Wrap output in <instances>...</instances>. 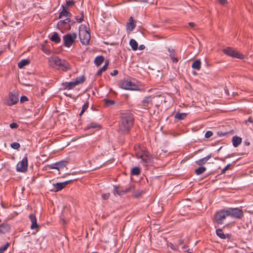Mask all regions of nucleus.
<instances>
[{
  "instance_id": "nucleus-1",
  "label": "nucleus",
  "mask_w": 253,
  "mask_h": 253,
  "mask_svg": "<svg viewBox=\"0 0 253 253\" xmlns=\"http://www.w3.org/2000/svg\"><path fill=\"white\" fill-rule=\"evenodd\" d=\"M137 157L141 159V162L144 166H148L152 163L153 160L150 154L145 149L136 150Z\"/></svg>"
},
{
  "instance_id": "nucleus-2",
  "label": "nucleus",
  "mask_w": 253,
  "mask_h": 253,
  "mask_svg": "<svg viewBox=\"0 0 253 253\" xmlns=\"http://www.w3.org/2000/svg\"><path fill=\"white\" fill-rule=\"evenodd\" d=\"M223 52L226 55L239 59H244L246 56L231 47H227L222 50Z\"/></svg>"
},
{
  "instance_id": "nucleus-3",
  "label": "nucleus",
  "mask_w": 253,
  "mask_h": 253,
  "mask_svg": "<svg viewBox=\"0 0 253 253\" xmlns=\"http://www.w3.org/2000/svg\"><path fill=\"white\" fill-rule=\"evenodd\" d=\"M227 216H229L228 211L222 210L216 213L214 216V220L217 224H221Z\"/></svg>"
},
{
  "instance_id": "nucleus-4",
  "label": "nucleus",
  "mask_w": 253,
  "mask_h": 253,
  "mask_svg": "<svg viewBox=\"0 0 253 253\" xmlns=\"http://www.w3.org/2000/svg\"><path fill=\"white\" fill-rule=\"evenodd\" d=\"M85 81L84 76H82L79 78H77L75 81L70 83H64L62 84L63 86L65 89H71L74 88L76 85L83 83Z\"/></svg>"
},
{
  "instance_id": "nucleus-5",
  "label": "nucleus",
  "mask_w": 253,
  "mask_h": 253,
  "mask_svg": "<svg viewBox=\"0 0 253 253\" xmlns=\"http://www.w3.org/2000/svg\"><path fill=\"white\" fill-rule=\"evenodd\" d=\"M79 37L81 42L83 44L87 45L89 43L90 35L87 30H80L79 31Z\"/></svg>"
},
{
  "instance_id": "nucleus-6",
  "label": "nucleus",
  "mask_w": 253,
  "mask_h": 253,
  "mask_svg": "<svg viewBox=\"0 0 253 253\" xmlns=\"http://www.w3.org/2000/svg\"><path fill=\"white\" fill-rule=\"evenodd\" d=\"M77 38V34L73 33L72 34H68L63 37L64 45L67 47H70L75 42Z\"/></svg>"
},
{
  "instance_id": "nucleus-7",
  "label": "nucleus",
  "mask_w": 253,
  "mask_h": 253,
  "mask_svg": "<svg viewBox=\"0 0 253 253\" xmlns=\"http://www.w3.org/2000/svg\"><path fill=\"white\" fill-rule=\"evenodd\" d=\"M28 168V159L25 157L21 161L19 162L16 166V170L17 171L21 172H25L27 170Z\"/></svg>"
},
{
  "instance_id": "nucleus-8",
  "label": "nucleus",
  "mask_w": 253,
  "mask_h": 253,
  "mask_svg": "<svg viewBox=\"0 0 253 253\" xmlns=\"http://www.w3.org/2000/svg\"><path fill=\"white\" fill-rule=\"evenodd\" d=\"M19 99L18 95L15 92H11L9 93L8 98L6 100V104L12 106L17 103Z\"/></svg>"
},
{
  "instance_id": "nucleus-9",
  "label": "nucleus",
  "mask_w": 253,
  "mask_h": 253,
  "mask_svg": "<svg viewBox=\"0 0 253 253\" xmlns=\"http://www.w3.org/2000/svg\"><path fill=\"white\" fill-rule=\"evenodd\" d=\"M56 69L66 72L71 69V66L67 61L61 59Z\"/></svg>"
},
{
  "instance_id": "nucleus-10",
  "label": "nucleus",
  "mask_w": 253,
  "mask_h": 253,
  "mask_svg": "<svg viewBox=\"0 0 253 253\" xmlns=\"http://www.w3.org/2000/svg\"><path fill=\"white\" fill-rule=\"evenodd\" d=\"M121 124L119 126V129L123 132L126 131V115L125 113H121Z\"/></svg>"
},
{
  "instance_id": "nucleus-11",
  "label": "nucleus",
  "mask_w": 253,
  "mask_h": 253,
  "mask_svg": "<svg viewBox=\"0 0 253 253\" xmlns=\"http://www.w3.org/2000/svg\"><path fill=\"white\" fill-rule=\"evenodd\" d=\"M68 163V162L67 161H61L53 164L51 168L52 169H57L59 171H65V170L67 169L66 165Z\"/></svg>"
},
{
  "instance_id": "nucleus-12",
  "label": "nucleus",
  "mask_w": 253,
  "mask_h": 253,
  "mask_svg": "<svg viewBox=\"0 0 253 253\" xmlns=\"http://www.w3.org/2000/svg\"><path fill=\"white\" fill-rule=\"evenodd\" d=\"M227 211L229 216H230L235 218H240L243 216L242 211L239 209H231Z\"/></svg>"
},
{
  "instance_id": "nucleus-13",
  "label": "nucleus",
  "mask_w": 253,
  "mask_h": 253,
  "mask_svg": "<svg viewBox=\"0 0 253 253\" xmlns=\"http://www.w3.org/2000/svg\"><path fill=\"white\" fill-rule=\"evenodd\" d=\"M61 59L58 56H52L48 59V65L52 68L56 69Z\"/></svg>"
},
{
  "instance_id": "nucleus-14",
  "label": "nucleus",
  "mask_w": 253,
  "mask_h": 253,
  "mask_svg": "<svg viewBox=\"0 0 253 253\" xmlns=\"http://www.w3.org/2000/svg\"><path fill=\"white\" fill-rule=\"evenodd\" d=\"M136 21L133 19L132 17H130L127 22V32L132 31L136 27Z\"/></svg>"
},
{
  "instance_id": "nucleus-15",
  "label": "nucleus",
  "mask_w": 253,
  "mask_h": 253,
  "mask_svg": "<svg viewBox=\"0 0 253 253\" xmlns=\"http://www.w3.org/2000/svg\"><path fill=\"white\" fill-rule=\"evenodd\" d=\"M70 23H71V24H73L75 23L74 21H71L70 18H67L66 19L60 20L59 22H58L57 24V26L59 27V28H61L63 25L66 24H69V25L68 26V27L67 28L68 30H70L71 29V25L70 24Z\"/></svg>"
},
{
  "instance_id": "nucleus-16",
  "label": "nucleus",
  "mask_w": 253,
  "mask_h": 253,
  "mask_svg": "<svg viewBox=\"0 0 253 253\" xmlns=\"http://www.w3.org/2000/svg\"><path fill=\"white\" fill-rule=\"evenodd\" d=\"M72 180H68L61 183H57L54 184L55 187L56 188L55 191L57 192L59 190H61L63 189L67 184H69Z\"/></svg>"
},
{
  "instance_id": "nucleus-17",
  "label": "nucleus",
  "mask_w": 253,
  "mask_h": 253,
  "mask_svg": "<svg viewBox=\"0 0 253 253\" xmlns=\"http://www.w3.org/2000/svg\"><path fill=\"white\" fill-rule=\"evenodd\" d=\"M126 191V189H123L122 187L120 185L115 186L113 190L114 194H117L120 196L124 195Z\"/></svg>"
},
{
  "instance_id": "nucleus-18",
  "label": "nucleus",
  "mask_w": 253,
  "mask_h": 253,
  "mask_svg": "<svg viewBox=\"0 0 253 253\" xmlns=\"http://www.w3.org/2000/svg\"><path fill=\"white\" fill-rule=\"evenodd\" d=\"M29 218L32 222V224L31 225V228L32 229L38 228L39 227V225L37 222V219H36V216L33 214H31L29 215Z\"/></svg>"
},
{
  "instance_id": "nucleus-19",
  "label": "nucleus",
  "mask_w": 253,
  "mask_h": 253,
  "mask_svg": "<svg viewBox=\"0 0 253 253\" xmlns=\"http://www.w3.org/2000/svg\"><path fill=\"white\" fill-rule=\"evenodd\" d=\"M127 90H139V85L132 81L127 82Z\"/></svg>"
},
{
  "instance_id": "nucleus-20",
  "label": "nucleus",
  "mask_w": 253,
  "mask_h": 253,
  "mask_svg": "<svg viewBox=\"0 0 253 253\" xmlns=\"http://www.w3.org/2000/svg\"><path fill=\"white\" fill-rule=\"evenodd\" d=\"M242 138L237 135L234 136L232 139V144L234 147H237L242 143Z\"/></svg>"
},
{
  "instance_id": "nucleus-21",
  "label": "nucleus",
  "mask_w": 253,
  "mask_h": 253,
  "mask_svg": "<svg viewBox=\"0 0 253 253\" xmlns=\"http://www.w3.org/2000/svg\"><path fill=\"white\" fill-rule=\"evenodd\" d=\"M63 9L60 12L59 15V18H62L63 17L69 18L71 16V13L68 11L66 9L64 5L62 6Z\"/></svg>"
},
{
  "instance_id": "nucleus-22",
  "label": "nucleus",
  "mask_w": 253,
  "mask_h": 253,
  "mask_svg": "<svg viewBox=\"0 0 253 253\" xmlns=\"http://www.w3.org/2000/svg\"><path fill=\"white\" fill-rule=\"evenodd\" d=\"M211 157V154H210L207 157L196 161V163L200 166L202 165L205 164Z\"/></svg>"
},
{
  "instance_id": "nucleus-23",
  "label": "nucleus",
  "mask_w": 253,
  "mask_h": 253,
  "mask_svg": "<svg viewBox=\"0 0 253 253\" xmlns=\"http://www.w3.org/2000/svg\"><path fill=\"white\" fill-rule=\"evenodd\" d=\"M129 43L133 50L135 51L137 49L138 47V44L135 40L134 39H131Z\"/></svg>"
},
{
  "instance_id": "nucleus-24",
  "label": "nucleus",
  "mask_w": 253,
  "mask_h": 253,
  "mask_svg": "<svg viewBox=\"0 0 253 253\" xmlns=\"http://www.w3.org/2000/svg\"><path fill=\"white\" fill-rule=\"evenodd\" d=\"M104 58L103 56H98L95 58L94 63L97 66H99L104 61Z\"/></svg>"
},
{
  "instance_id": "nucleus-25",
  "label": "nucleus",
  "mask_w": 253,
  "mask_h": 253,
  "mask_svg": "<svg viewBox=\"0 0 253 253\" xmlns=\"http://www.w3.org/2000/svg\"><path fill=\"white\" fill-rule=\"evenodd\" d=\"M216 234L220 238L223 239L229 237V235L228 234H224L221 229H217L216 230Z\"/></svg>"
},
{
  "instance_id": "nucleus-26",
  "label": "nucleus",
  "mask_w": 253,
  "mask_h": 253,
  "mask_svg": "<svg viewBox=\"0 0 253 253\" xmlns=\"http://www.w3.org/2000/svg\"><path fill=\"white\" fill-rule=\"evenodd\" d=\"M201 66V62L200 60H195L192 64V68L194 69L199 70Z\"/></svg>"
},
{
  "instance_id": "nucleus-27",
  "label": "nucleus",
  "mask_w": 253,
  "mask_h": 253,
  "mask_svg": "<svg viewBox=\"0 0 253 253\" xmlns=\"http://www.w3.org/2000/svg\"><path fill=\"white\" fill-rule=\"evenodd\" d=\"M187 115V114L186 113H180L177 112L175 114V118L178 120H183L184 119Z\"/></svg>"
},
{
  "instance_id": "nucleus-28",
  "label": "nucleus",
  "mask_w": 253,
  "mask_h": 253,
  "mask_svg": "<svg viewBox=\"0 0 253 253\" xmlns=\"http://www.w3.org/2000/svg\"><path fill=\"white\" fill-rule=\"evenodd\" d=\"M29 60L27 59H23L20 61L18 64V66L19 68L21 69L23 68L25 66L29 64Z\"/></svg>"
},
{
  "instance_id": "nucleus-29",
  "label": "nucleus",
  "mask_w": 253,
  "mask_h": 253,
  "mask_svg": "<svg viewBox=\"0 0 253 253\" xmlns=\"http://www.w3.org/2000/svg\"><path fill=\"white\" fill-rule=\"evenodd\" d=\"M50 40L56 43H58L60 41V39L58 36V35L57 33H54L51 37L50 38Z\"/></svg>"
},
{
  "instance_id": "nucleus-30",
  "label": "nucleus",
  "mask_w": 253,
  "mask_h": 253,
  "mask_svg": "<svg viewBox=\"0 0 253 253\" xmlns=\"http://www.w3.org/2000/svg\"><path fill=\"white\" fill-rule=\"evenodd\" d=\"M140 172V168L138 167H135L133 168L130 170L131 175H138Z\"/></svg>"
},
{
  "instance_id": "nucleus-31",
  "label": "nucleus",
  "mask_w": 253,
  "mask_h": 253,
  "mask_svg": "<svg viewBox=\"0 0 253 253\" xmlns=\"http://www.w3.org/2000/svg\"><path fill=\"white\" fill-rule=\"evenodd\" d=\"M118 85L122 89H126V81L125 79L121 80L118 83Z\"/></svg>"
},
{
  "instance_id": "nucleus-32",
  "label": "nucleus",
  "mask_w": 253,
  "mask_h": 253,
  "mask_svg": "<svg viewBox=\"0 0 253 253\" xmlns=\"http://www.w3.org/2000/svg\"><path fill=\"white\" fill-rule=\"evenodd\" d=\"M0 230L1 233L7 232L9 230V227L7 225H0Z\"/></svg>"
},
{
  "instance_id": "nucleus-33",
  "label": "nucleus",
  "mask_w": 253,
  "mask_h": 253,
  "mask_svg": "<svg viewBox=\"0 0 253 253\" xmlns=\"http://www.w3.org/2000/svg\"><path fill=\"white\" fill-rule=\"evenodd\" d=\"M206 170V168L205 167H201L198 169H195V171L196 174L199 175L203 173Z\"/></svg>"
},
{
  "instance_id": "nucleus-34",
  "label": "nucleus",
  "mask_w": 253,
  "mask_h": 253,
  "mask_svg": "<svg viewBox=\"0 0 253 253\" xmlns=\"http://www.w3.org/2000/svg\"><path fill=\"white\" fill-rule=\"evenodd\" d=\"M152 102V99L150 97H146L143 101H142V104L143 106H146L149 104L151 103Z\"/></svg>"
},
{
  "instance_id": "nucleus-35",
  "label": "nucleus",
  "mask_w": 253,
  "mask_h": 253,
  "mask_svg": "<svg viewBox=\"0 0 253 253\" xmlns=\"http://www.w3.org/2000/svg\"><path fill=\"white\" fill-rule=\"evenodd\" d=\"M100 127L99 125L95 123H91L88 126H87L85 129H89L91 128H96Z\"/></svg>"
},
{
  "instance_id": "nucleus-36",
  "label": "nucleus",
  "mask_w": 253,
  "mask_h": 253,
  "mask_svg": "<svg viewBox=\"0 0 253 253\" xmlns=\"http://www.w3.org/2000/svg\"><path fill=\"white\" fill-rule=\"evenodd\" d=\"M88 107V102H86V103H85V104L82 107V109L80 114V116L84 114V111L87 109Z\"/></svg>"
},
{
  "instance_id": "nucleus-37",
  "label": "nucleus",
  "mask_w": 253,
  "mask_h": 253,
  "mask_svg": "<svg viewBox=\"0 0 253 253\" xmlns=\"http://www.w3.org/2000/svg\"><path fill=\"white\" fill-rule=\"evenodd\" d=\"M9 246V244L6 243L4 246L0 248V253H3Z\"/></svg>"
},
{
  "instance_id": "nucleus-38",
  "label": "nucleus",
  "mask_w": 253,
  "mask_h": 253,
  "mask_svg": "<svg viewBox=\"0 0 253 253\" xmlns=\"http://www.w3.org/2000/svg\"><path fill=\"white\" fill-rule=\"evenodd\" d=\"M106 69L107 68H106V66H103L97 71L96 75L98 76H100L102 74V72L105 71Z\"/></svg>"
},
{
  "instance_id": "nucleus-39",
  "label": "nucleus",
  "mask_w": 253,
  "mask_h": 253,
  "mask_svg": "<svg viewBox=\"0 0 253 253\" xmlns=\"http://www.w3.org/2000/svg\"><path fill=\"white\" fill-rule=\"evenodd\" d=\"M104 101L105 105L107 106H110L115 104V101L114 100L105 99Z\"/></svg>"
},
{
  "instance_id": "nucleus-40",
  "label": "nucleus",
  "mask_w": 253,
  "mask_h": 253,
  "mask_svg": "<svg viewBox=\"0 0 253 253\" xmlns=\"http://www.w3.org/2000/svg\"><path fill=\"white\" fill-rule=\"evenodd\" d=\"M11 147L13 149H17L20 147V144L17 142H14L11 144Z\"/></svg>"
},
{
  "instance_id": "nucleus-41",
  "label": "nucleus",
  "mask_w": 253,
  "mask_h": 253,
  "mask_svg": "<svg viewBox=\"0 0 253 253\" xmlns=\"http://www.w3.org/2000/svg\"><path fill=\"white\" fill-rule=\"evenodd\" d=\"M110 196V194L109 193H107L102 194L101 195V197L103 200H106L109 199Z\"/></svg>"
},
{
  "instance_id": "nucleus-42",
  "label": "nucleus",
  "mask_w": 253,
  "mask_h": 253,
  "mask_svg": "<svg viewBox=\"0 0 253 253\" xmlns=\"http://www.w3.org/2000/svg\"><path fill=\"white\" fill-rule=\"evenodd\" d=\"M231 167V164L227 165L221 170V174L224 173L226 170L229 169Z\"/></svg>"
},
{
  "instance_id": "nucleus-43",
  "label": "nucleus",
  "mask_w": 253,
  "mask_h": 253,
  "mask_svg": "<svg viewBox=\"0 0 253 253\" xmlns=\"http://www.w3.org/2000/svg\"><path fill=\"white\" fill-rule=\"evenodd\" d=\"M142 193L143 191L142 190H137L135 192L134 196L135 197H139Z\"/></svg>"
},
{
  "instance_id": "nucleus-44",
  "label": "nucleus",
  "mask_w": 253,
  "mask_h": 253,
  "mask_svg": "<svg viewBox=\"0 0 253 253\" xmlns=\"http://www.w3.org/2000/svg\"><path fill=\"white\" fill-rule=\"evenodd\" d=\"M76 20H77V21L78 22H82L83 20H84V15H83V13L82 12V14H81V16L80 17H78V16H77L76 17Z\"/></svg>"
},
{
  "instance_id": "nucleus-45",
  "label": "nucleus",
  "mask_w": 253,
  "mask_h": 253,
  "mask_svg": "<svg viewBox=\"0 0 253 253\" xmlns=\"http://www.w3.org/2000/svg\"><path fill=\"white\" fill-rule=\"evenodd\" d=\"M212 134H213V133H212V131H208L205 133V137H206V138H209V137H210L211 136H212Z\"/></svg>"
},
{
  "instance_id": "nucleus-46",
  "label": "nucleus",
  "mask_w": 253,
  "mask_h": 253,
  "mask_svg": "<svg viewBox=\"0 0 253 253\" xmlns=\"http://www.w3.org/2000/svg\"><path fill=\"white\" fill-rule=\"evenodd\" d=\"M28 99V98L25 96H23L21 97L20 98V102L21 103H23L26 101H27Z\"/></svg>"
},
{
  "instance_id": "nucleus-47",
  "label": "nucleus",
  "mask_w": 253,
  "mask_h": 253,
  "mask_svg": "<svg viewBox=\"0 0 253 253\" xmlns=\"http://www.w3.org/2000/svg\"><path fill=\"white\" fill-rule=\"evenodd\" d=\"M10 127L11 128H15L18 127V125L15 123H12L10 124Z\"/></svg>"
},
{
  "instance_id": "nucleus-48",
  "label": "nucleus",
  "mask_w": 253,
  "mask_h": 253,
  "mask_svg": "<svg viewBox=\"0 0 253 253\" xmlns=\"http://www.w3.org/2000/svg\"><path fill=\"white\" fill-rule=\"evenodd\" d=\"M219 3L222 5L226 4L227 3V0H218Z\"/></svg>"
},
{
  "instance_id": "nucleus-49",
  "label": "nucleus",
  "mask_w": 253,
  "mask_h": 253,
  "mask_svg": "<svg viewBox=\"0 0 253 253\" xmlns=\"http://www.w3.org/2000/svg\"><path fill=\"white\" fill-rule=\"evenodd\" d=\"M75 3L73 0H67L66 1V5L67 6H69L71 4H73Z\"/></svg>"
},
{
  "instance_id": "nucleus-50",
  "label": "nucleus",
  "mask_w": 253,
  "mask_h": 253,
  "mask_svg": "<svg viewBox=\"0 0 253 253\" xmlns=\"http://www.w3.org/2000/svg\"><path fill=\"white\" fill-rule=\"evenodd\" d=\"M168 51L169 53L170 56L174 55V50L173 49L169 48Z\"/></svg>"
},
{
  "instance_id": "nucleus-51",
  "label": "nucleus",
  "mask_w": 253,
  "mask_h": 253,
  "mask_svg": "<svg viewBox=\"0 0 253 253\" xmlns=\"http://www.w3.org/2000/svg\"><path fill=\"white\" fill-rule=\"evenodd\" d=\"M143 2H148L150 3H153L154 0H140Z\"/></svg>"
},
{
  "instance_id": "nucleus-52",
  "label": "nucleus",
  "mask_w": 253,
  "mask_h": 253,
  "mask_svg": "<svg viewBox=\"0 0 253 253\" xmlns=\"http://www.w3.org/2000/svg\"><path fill=\"white\" fill-rule=\"evenodd\" d=\"M172 62H176L177 61V59L174 57V55H172L171 56H170Z\"/></svg>"
},
{
  "instance_id": "nucleus-53",
  "label": "nucleus",
  "mask_w": 253,
  "mask_h": 253,
  "mask_svg": "<svg viewBox=\"0 0 253 253\" xmlns=\"http://www.w3.org/2000/svg\"><path fill=\"white\" fill-rule=\"evenodd\" d=\"M118 73V70H115L113 71V72L111 73L110 74H111V76H115V75H117Z\"/></svg>"
},
{
  "instance_id": "nucleus-54",
  "label": "nucleus",
  "mask_w": 253,
  "mask_h": 253,
  "mask_svg": "<svg viewBox=\"0 0 253 253\" xmlns=\"http://www.w3.org/2000/svg\"><path fill=\"white\" fill-rule=\"evenodd\" d=\"M138 48L139 50H143L145 48V46L143 44H141Z\"/></svg>"
},
{
  "instance_id": "nucleus-55",
  "label": "nucleus",
  "mask_w": 253,
  "mask_h": 253,
  "mask_svg": "<svg viewBox=\"0 0 253 253\" xmlns=\"http://www.w3.org/2000/svg\"><path fill=\"white\" fill-rule=\"evenodd\" d=\"M188 24L191 27H193L195 26V24L194 22H189Z\"/></svg>"
},
{
  "instance_id": "nucleus-56",
  "label": "nucleus",
  "mask_w": 253,
  "mask_h": 253,
  "mask_svg": "<svg viewBox=\"0 0 253 253\" xmlns=\"http://www.w3.org/2000/svg\"><path fill=\"white\" fill-rule=\"evenodd\" d=\"M108 64H109V61H106V62H105V65H104V66H106V68H107Z\"/></svg>"
},
{
  "instance_id": "nucleus-57",
  "label": "nucleus",
  "mask_w": 253,
  "mask_h": 253,
  "mask_svg": "<svg viewBox=\"0 0 253 253\" xmlns=\"http://www.w3.org/2000/svg\"><path fill=\"white\" fill-rule=\"evenodd\" d=\"M248 121L250 123H253V120H252V118H249L248 120Z\"/></svg>"
},
{
  "instance_id": "nucleus-58",
  "label": "nucleus",
  "mask_w": 253,
  "mask_h": 253,
  "mask_svg": "<svg viewBox=\"0 0 253 253\" xmlns=\"http://www.w3.org/2000/svg\"><path fill=\"white\" fill-rule=\"evenodd\" d=\"M70 175V173H66L64 174V176H63V177H65L66 176H67V175Z\"/></svg>"
},
{
  "instance_id": "nucleus-59",
  "label": "nucleus",
  "mask_w": 253,
  "mask_h": 253,
  "mask_svg": "<svg viewBox=\"0 0 253 253\" xmlns=\"http://www.w3.org/2000/svg\"><path fill=\"white\" fill-rule=\"evenodd\" d=\"M245 144H246L247 146H249V145H250V142H248V141H245Z\"/></svg>"
},
{
  "instance_id": "nucleus-60",
  "label": "nucleus",
  "mask_w": 253,
  "mask_h": 253,
  "mask_svg": "<svg viewBox=\"0 0 253 253\" xmlns=\"http://www.w3.org/2000/svg\"><path fill=\"white\" fill-rule=\"evenodd\" d=\"M25 84V85L26 86H29L30 85L29 84Z\"/></svg>"
}]
</instances>
